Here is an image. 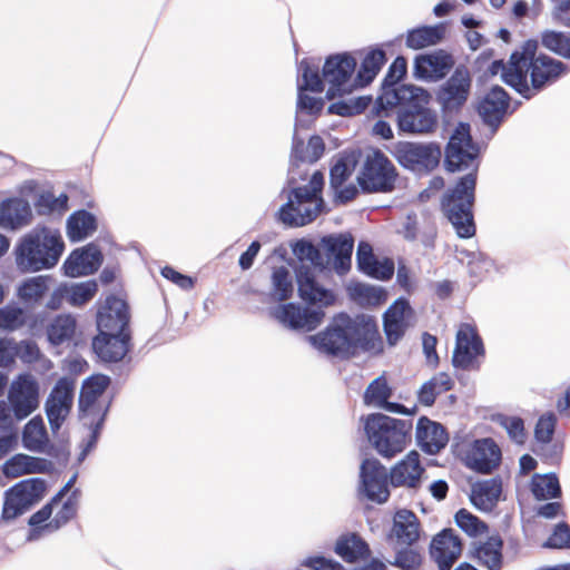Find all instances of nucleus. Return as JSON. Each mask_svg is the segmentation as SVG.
Segmentation results:
<instances>
[{
    "label": "nucleus",
    "instance_id": "774afa93",
    "mask_svg": "<svg viewBox=\"0 0 570 570\" xmlns=\"http://www.w3.org/2000/svg\"><path fill=\"white\" fill-rule=\"evenodd\" d=\"M302 566L309 570H344L340 562L323 556L308 557L302 562Z\"/></svg>",
    "mask_w": 570,
    "mask_h": 570
},
{
    "label": "nucleus",
    "instance_id": "4d7b16f0",
    "mask_svg": "<svg viewBox=\"0 0 570 570\" xmlns=\"http://www.w3.org/2000/svg\"><path fill=\"white\" fill-rule=\"evenodd\" d=\"M48 281L43 276L27 279L19 288V296L28 303L40 301L48 292Z\"/></svg>",
    "mask_w": 570,
    "mask_h": 570
},
{
    "label": "nucleus",
    "instance_id": "dca6fc26",
    "mask_svg": "<svg viewBox=\"0 0 570 570\" xmlns=\"http://www.w3.org/2000/svg\"><path fill=\"white\" fill-rule=\"evenodd\" d=\"M429 97L424 100L415 99L406 107L397 110V126L401 131L409 134H429L434 131L438 126L435 112L425 107L429 104Z\"/></svg>",
    "mask_w": 570,
    "mask_h": 570
},
{
    "label": "nucleus",
    "instance_id": "a878e982",
    "mask_svg": "<svg viewBox=\"0 0 570 570\" xmlns=\"http://www.w3.org/2000/svg\"><path fill=\"white\" fill-rule=\"evenodd\" d=\"M466 465L480 473H491L501 463V450L492 439L475 440L466 453Z\"/></svg>",
    "mask_w": 570,
    "mask_h": 570
},
{
    "label": "nucleus",
    "instance_id": "69168bd1",
    "mask_svg": "<svg viewBox=\"0 0 570 570\" xmlns=\"http://www.w3.org/2000/svg\"><path fill=\"white\" fill-rule=\"evenodd\" d=\"M352 169L344 159L337 160L330 171V184L334 190H338L351 177Z\"/></svg>",
    "mask_w": 570,
    "mask_h": 570
},
{
    "label": "nucleus",
    "instance_id": "6e6d98bb",
    "mask_svg": "<svg viewBox=\"0 0 570 570\" xmlns=\"http://www.w3.org/2000/svg\"><path fill=\"white\" fill-rule=\"evenodd\" d=\"M27 323V314L23 308L16 305H6L0 308V330L14 332Z\"/></svg>",
    "mask_w": 570,
    "mask_h": 570
},
{
    "label": "nucleus",
    "instance_id": "680f3d73",
    "mask_svg": "<svg viewBox=\"0 0 570 570\" xmlns=\"http://www.w3.org/2000/svg\"><path fill=\"white\" fill-rule=\"evenodd\" d=\"M557 425V416L552 412L541 415L535 424L534 436L538 442L548 444L551 442Z\"/></svg>",
    "mask_w": 570,
    "mask_h": 570
},
{
    "label": "nucleus",
    "instance_id": "1a4fd4ad",
    "mask_svg": "<svg viewBox=\"0 0 570 570\" xmlns=\"http://www.w3.org/2000/svg\"><path fill=\"white\" fill-rule=\"evenodd\" d=\"M479 149L473 144L470 135V125L460 122L445 148L444 165L448 171H461L472 167V171L478 173V157Z\"/></svg>",
    "mask_w": 570,
    "mask_h": 570
},
{
    "label": "nucleus",
    "instance_id": "13d9d810",
    "mask_svg": "<svg viewBox=\"0 0 570 570\" xmlns=\"http://www.w3.org/2000/svg\"><path fill=\"white\" fill-rule=\"evenodd\" d=\"M391 396L392 389L389 386V383L383 375L372 381L364 393V400L366 403H374L379 406L386 403V400Z\"/></svg>",
    "mask_w": 570,
    "mask_h": 570
},
{
    "label": "nucleus",
    "instance_id": "5701e85b",
    "mask_svg": "<svg viewBox=\"0 0 570 570\" xmlns=\"http://www.w3.org/2000/svg\"><path fill=\"white\" fill-rule=\"evenodd\" d=\"M274 317L292 330L311 332L323 322L325 313L307 307L303 308L293 303H286L275 309Z\"/></svg>",
    "mask_w": 570,
    "mask_h": 570
},
{
    "label": "nucleus",
    "instance_id": "f257e3e1",
    "mask_svg": "<svg viewBox=\"0 0 570 570\" xmlns=\"http://www.w3.org/2000/svg\"><path fill=\"white\" fill-rule=\"evenodd\" d=\"M312 345L320 352L348 360L363 352L381 353L383 340L374 317L348 314L335 315L328 325L321 332L308 337Z\"/></svg>",
    "mask_w": 570,
    "mask_h": 570
},
{
    "label": "nucleus",
    "instance_id": "473e14b6",
    "mask_svg": "<svg viewBox=\"0 0 570 570\" xmlns=\"http://www.w3.org/2000/svg\"><path fill=\"white\" fill-rule=\"evenodd\" d=\"M510 97L505 90L499 86L493 87L480 101L478 111L485 124H499L508 107Z\"/></svg>",
    "mask_w": 570,
    "mask_h": 570
},
{
    "label": "nucleus",
    "instance_id": "f3484780",
    "mask_svg": "<svg viewBox=\"0 0 570 570\" xmlns=\"http://www.w3.org/2000/svg\"><path fill=\"white\" fill-rule=\"evenodd\" d=\"M415 322V312L406 298H397L383 314V331L390 346L396 345Z\"/></svg>",
    "mask_w": 570,
    "mask_h": 570
},
{
    "label": "nucleus",
    "instance_id": "a19ab883",
    "mask_svg": "<svg viewBox=\"0 0 570 570\" xmlns=\"http://www.w3.org/2000/svg\"><path fill=\"white\" fill-rule=\"evenodd\" d=\"M453 386L454 382L448 373H438L421 386L417 393L419 402L431 406L440 394L451 391Z\"/></svg>",
    "mask_w": 570,
    "mask_h": 570
},
{
    "label": "nucleus",
    "instance_id": "c03bdc74",
    "mask_svg": "<svg viewBox=\"0 0 570 570\" xmlns=\"http://www.w3.org/2000/svg\"><path fill=\"white\" fill-rule=\"evenodd\" d=\"M22 442L24 448L35 452H45L49 438L43 420L40 416L31 419L23 429Z\"/></svg>",
    "mask_w": 570,
    "mask_h": 570
},
{
    "label": "nucleus",
    "instance_id": "7ed1b4c3",
    "mask_svg": "<svg viewBox=\"0 0 570 570\" xmlns=\"http://www.w3.org/2000/svg\"><path fill=\"white\" fill-rule=\"evenodd\" d=\"M476 174L469 173L449 189L441 202V209L460 238H471L476 233L473 216Z\"/></svg>",
    "mask_w": 570,
    "mask_h": 570
},
{
    "label": "nucleus",
    "instance_id": "49530a36",
    "mask_svg": "<svg viewBox=\"0 0 570 570\" xmlns=\"http://www.w3.org/2000/svg\"><path fill=\"white\" fill-rule=\"evenodd\" d=\"M79 491L75 490L67 500L62 503L60 509L56 512L55 517L43 524L40 530L55 532L71 521L78 511Z\"/></svg>",
    "mask_w": 570,
    "mask_h": 570
},
{
    "label": "nucleus",
    "instance_id": "6e6552de",
    "mask_svg": "<svg viewBox=\"0 0 570 570\" xmlns=\"http://www.w3.org/2000/svg\"><path fill=\"white\" fill-rule=\"evenodd\" d=\"M47 483L39 478L18 482L4 492L1 520L11 521L27 512L46 494Z\"/></svg>",
    "mask_w": 570,
    "mask_h": 570
},
{
    "label": "nucleus",
    "instance_id": "393cba45",
    "mask_svg": "<svg viewBox=\"0 0 570 570\" xmlns=\"http://www.w3.org/2000/svg\"><path fill=\"white\" fill-rule=\"evenodd\" d=\"M503 539L499 533L476 539L471 542L470 558L487 570H501L503 568Z\"/></svg>",
    "mask_w": 570,
    "mask_h": 570
},
{
    "label": "nucleus",
    "instance_id": "0e129e2a",
    "mask_svg": "<svg viewBox=\"0 0 570 570\" xmlns=\"http://www.w3.org/2000/svg\"><path fill=\"white\" fill-rule=\"evenodd\" d=\"M543 547L553 549L570 548V527L566 522L559 523Z\"/></svg>",
    "mask_w": 570,
    "mask_h": 570
},
{
    "label": "nucleus",
    "instance_id": "0eeeda50",
    "mask_svg": "<svg viewBox=\"0 0 570 570\" xmlns=\"http://www.w3.org/2000/svg\"><path fill=\"white\" fill-rule=\"evenodd\" d=\"M399 171L392 160L380 149L368 153L357 176L364 193H392L396 188Z\"/></svg>",
    "mask_w": 570,
    "mask_h": 570
},
{
    "label": "nucleus",
    "instance_id": "9b49d317",
    "mask_svg": "<svg viewBox=\"0 0 570 570\" xmlns=\"http://www.w3.org/2000/svg\"><path fill=\"white\" fill-rule=\"evenodd\" d=\"M393 156L405 169L431 171L440 163L441 148L435 144L399 141L394 146Z\"/></svg>",
    "mask_w": 570,
    "mask_h": 570
},
{
    "label": "nucleus",
    "instance_id": "20e7f679",
    "mask_svg": "<svg viewBox=\"0 0 570 570\" xmlns=\"http://www.w3.org/2000/svg\"><path fill=\"white\" fill-rule=\"evenodd\" d=\"M65 248L61 236L49 228L35 229L26 235L17 247V264L27 271L53 267Z\"/></svg>",
    "mask_w": 570,
    "mask_h": 570
},
{
    "label": "nucleus",
    "instance_id": "2eb2a0df",
    "mask_svg": "<svg viewBox=\"0 0 570 570\" xmlns=\"http://www.w3.org/2000/svg\"><path fill=\"white\" fill-rule=\"evenodd\" d=\"M8 401L17 420L29 416L39 406V384L30 374L19 375L10 385Z\"/></svg>",
    "mask_w": 570,
    "mask_h": 570
},
{
    "label": "nucleus",
    "instance_id": "a211bd4d",
    "mask_svg": "<svg viewBox=\"0 0 570 570\" xmlns=\"http://www.w3.org/2000/svg\"><path fill=\"white\" fill-rule=\"evenodd\" d=\"M361 485L366 498L376 503H384L390 498V472L377 459H365L361 464Z\"/></svg>",
    "mask_w": 570,
    "mask_h": 570
},
{
    "label": "nucleus",
    "instance_id": "2f4dec72",
    "mask_svg": "<svg viewBox=\"0 0 570 570\" xmlns=\"http://www.w3.org/2000/svg\"><path fill=\"white\" fill-rule=\"evenodd\" d=\"M326 255L332 261L335 271L340 274L351 268L354 239L351 235L328 236L323 239Z\"/></svg>",
    "mask_w": 570,
    "mask_h": 570
},
{
    "label": "nucleus",
    "instance_id": "e433bc0d",
    "mask_svg": "<svg viewBox=\"0 0 570 570\" xmlns=\"http://www.w3.org/2000/svg\"><path fill=\"white\" fill-rule=\"evenodd\" d=\"M501 492L502 484L500 480L482 481L472 488L471 502L480 510L491 511L499 501Z\"/></svg>",
    "mask_w": 570,
    "mask_h": 570
},
{
    "label": "nucleus",
    "instance_id": "bf43d9fd",
    "mask_svg": "<svg viewBox=\"0 0 570 570\" xmlns=\"http://www.w3.org/2000/svg\"><path fill=\"white\" fill-rule=\"evenodd\" d=\"M352 295L360 302L373 306L381 305L386 299V292L384 289L365 284H356L352 288Z\"/></svg>",
    "mask_w": 570,
    "mask_h": 570
},
{
    "label": "nucleus",
    "instance_id": "412c9836",
    "mask_svg": "<svg viewBox=\"0 0 570 570\" xmlns=\"http://www.w3.org/2000/svg\"><path fill=\"white\" fill-rule=\"evenodd\" d=\"M296 282L298 295L307 304L325 307L334 304V293L317 281L315 271L309 265L301 264L296 268Z\"/></svg>",
    "mask_w": 570,
    "mask_h": 570
},
{
    "label": "nucleus",
    "instance_id": "4be33fe9",
    "mask_svg": "<svg viewBox=\"0 0 570 570\" xmlns=\"http://www.w3.org/2000/svg\"><path fill=\"white\" fill-rule=\"evenodd\" d=\"M425 468L422 465L420 454L410 451L401 461L390 470V483L393 488L416 490L421 487Z\"/></svg>",
    "mask_w": 570,
    "mask_h": 570
},
{
    "label": "nucleus",
    "instance_id": "f704fd0d",
    "mask_svg": "<svg viewBox=\"0 0 570 570\" xmlns=\"http://www.w3.org/2000/svg\"><path fill=\"white\" fill-rule=\"evenodd\" d=\"M32 213L30 205L22 198H9L0 204V226L17 229L28 225Z\"/></svg>",
    "mask_w": 570,
    "mask_h": 570
},
{
    "label": "nucleus",
    "instance_id": "39448f33",
    "mask_svg": "<svg viewBox=\"0 0 570 570\" xmlns=\"http://www.w3.org/2000/svg\"><path fill=\"white\" fill-rule=\"evenodd\" d=\"M412 426L410 420L374 413L367 416L364 429L377 453L385 459H392L403 452L411 441Z\"/></svg>",
    "mask_w": 570,
    "mask_h": 570
},
{
    "label": "nucleus",
    "instance_id": "338daca9",
    "mask_svg": "<svg viewBox=\"0 0 570 570\" xmlns=\"http://www.w3.org/2000/svg\"><path fill=\"white\" fill-rule=\"evenodd\" d=\"M17 357L23 363L31 364L40 358V350L36 342L26 340L16 342Z\"/></svg>",
    "mask_w": 570,
    "mask_h": 570
},
{
    "label": "nucleus",
    "instance_id": "e2e57ef3",
    "mask_svg": "<svg viewBox=\"0 0 570 570\" xmlns=\"http://www.w3.org/2000/svg\"><path fill=\"white\" fill-rule=\"evenodd\" d=\"M392 564L402 570H419L422 566V556L416 550L403 549L396 553Z\"/></svg>",
    "mask_w": 570,
    "mask_h": 570
},
{
    "label": "nucleus",
    "instance_id": "052dcab7",
    "mask_svg": "<svg viewBox=\"0 0 570 570\" xmlns=\"http://www.w3.org/2000/svg\"><path fill=\"white\" fill-rule=\"evenodd\" d=\"M293 252L297 256V258L303 261H308L313 267H322L323 259L320 249L307 240H298L293 246ZM304 264V263H301Z\"/></svg>",
    "mask_w": 570,
    "mask_h": 570
},
{
    "label": "nucleus",
    "instance_id": "bb28decb",
    "mask_svg": "<svg viewBox=\"0 0 570 570\" xmlns=\"http://www.w3.org/2000/svg\"><path fill=\"white\" fill-rule=\"evenodd\" d=\"M454 66L451 55L443 51L420 55L414 61V76L425 81H439L443 79Z\"/></svg>",
    "mask_w": 570,
    "mask_h": 570
},
{
    "label": "nucleus",
    "instance_id": "c85d7f7f",
    "mask_svg": "<svg viewBox=\"0 0 570 570\" xmlns=\"http://www.w3.org/2000/svg\"><path fill=\"white\" fill-rule=\"evenodd\" d=\"M102 263L101 252L92 245L75 249L63 263L65 274L70 277L87 276L98 271Z\"/></svg>",
    "mask_w": 570,
    "mask_h": 570
},
{
    "label": "nucleus",
    "instance_id": "79ce46f5",
    "mask_svg": "<svg viewBox=\"0 0 570 570\" xmlns=\"http://www.w3.org/2000/svg\"><path fill=\"white\" fill-rule=\"evenodd\" d=\"M294 284L287 267H274L271 275L269 298L273 302H286L292 298Z\"/></svg>",
    "mask_w": 570,
    "mask_h": 570
},
{
    "label": "nucleus",
    "instance_id": "09e8293b",
    "mask_svg": "<svg viewBox=\"0 0 570 570\" xmlns=\"http://www.w3.org/2000/svg\"><path fill=\"white\" fill-rule=\"evenodd\" d=\"M531 491L535 499L547 500L558 498L561 494V488L556 474H535L531 481Z\"/></svg>",
    "mask_w": 570,
    "mask_h": 570
},
{
    "label": "nucleus",
    "instance_id": "cd10ccee",
    "mask_svg": "<svg viewBox=\"0 0 570 570\" xmlns=\"http://www.w3.org/2000/svg\"><path fill=\"white\" fill-rule=\"evenodd\" d=\"M130 334L99 333L92 340V348L98 357L107 363L121 361L129 352Z\"/></svg>",
    "mask_w": 570,
    "mask_h": 570
},
{
    "label": "nucleus",
    "instance_id": "8fccbe9b",
    "mask_svg": "<svg viewBox=\"0 0 570 570\" xmlns=\"http://www.w3.org/2000/svg\"><path fill=\"white\" fill-rule=\"evenodd\" d=\"M301 80L298 90H309L321 94L324 91V81L320 75L318 65L312 63L308 59H303L299 63Z\"/></svg>",
    "mask_w": 570,
    "mask_h": 570
},
{
    "label": "nucleus",
    "instance_id": "5fc2aeb1",
    "mask_svg": "<svg viewBox=\"0 0 570 570\" xmlns=\"http://www.w3.org/2000/svg\"><path fill=\"white\" fill-rule=\"evenodd\" d=\"M35 208L39 215L65 213L68 209V196L60 194L56 197L51 191H43L35 202Z\"/></svg>",
    "mask_w": 570,
    "mask_h": 570
},
{
    "label": "nucleus",
    "instance_id": "f03ea898",
    "mask_svg": "<svg viewBox=\"0 0 570 570\" xmlns=\"http://www.w3.org/2000/svg\"><path fill=\"white\" fill-rule=\"evenodd\" d=\"M539 42L524 41L510 56L504 82L525 99H531L567 75L569 67L546 53H538Z\"/></svg>",
    "mask_w": 570,
    "mask_h": 570
},
{
    "label": "nucleus",
    "instance_id": "de8ad7c7",
    "mask_svg": "<svg viewBox=\"0 0 570 570\" xmlns=\"http://www.w3.org/2000/svg\"><path fill=\"white\" fill-rule=\"evenodd\" d=\"M73 480H70L47 504H45L40 510L35 512L29 519V525L32 527V535L39 537L42 533H49L48 531H42L40 528L49 522L52 514L53 505L60 503L61 499L68 493L71 488Z\"/></svg>",
    "mask_w": 570,
    "mask_h": 570
},
{
    "label": "nucleus",
    "instance_id": "c756f323",
    "mask_svg": "<svg viewBox=\"0 0 570 570\" xmlns=\"http://www.w3.org/2000/svg\"><path fill=\"white\" fill-rule=\"evenodd\" d=\"M429 97V92L422 88L407 85L384 86L382 94L377 98V105L381 109L387 110L397 108L399 110L406 107L411 101L419 98L424 100Z\"/></svg>",
    "mask_w": 570,
    "mask_h": 570
},
{
    "label": "nucleus",
    "instance_id": "4c0bfd02",
    "mask_svg": "<svg viewBox=\"0 0 570 570\" xmlns=\"http://www.w3.org/2000/svg\"><path fill=\"white\" fill-rule=\"evenodd\" d=\"M444 35L445 27L442 23L417 27L407 31L405 45L407 48L420 50L438 45L444 38Z\"/></svg>",
    "mask_w": 570,
    "mask_h": 570
},
{
    "label": "nucleus",
    "instance_id": "ddd939ff",
    "mask_svg": "<svg viewBox=\"0 0 570 570\" xmlns=\"http://www.w3.org/2000/svg\"><path fill=\"white\" fill-rule=\"evenodd\" d=\"M485 353L481 336L475 326L461 323L456 332L455 347L452 355L454 367L472 370L478 367V357Z\"/></svg>",
    "mask_w": 570,
    "mask_h": 570
},
{
    "label": "nucleus",
    "instance_id": "603ef678",
    "mask_svg": "<svg viewBox=\"0 0 570 570\" xmlns=\"http://www.w3.org/2000/svg\"><path fill=\"white\" fill-rule=\"evenodd\" d=\"M541 43L557 56L570 59V33L546 30L541 33Z\"/></svg>",
    "mask_w": 570,
    "mask_h": 570
},
{
    "label": "nucleus",
    "instance_id": "6ab92c4d",
    "mask_svg": "<svg viewBox=\"0 0 570 570\" xmlns=\"http://www.w3.org/2000/svg\"><path fill=\"white\" fill-rule=\"evenodd\" d=\"M75 392V382L67 377L58 380L46 402V412L52 430H58L69 414Z\"/></svg>",
    "mask_w": 570,
    "mask_h": 570
},
{
    "label": "nucleus",
    "instance_id": "aec40b11",
    "mask_svg": "<svg viewBox=\"0 0 570 570\" xmlns=\"http://www.w3.org/2000/svg\"><path fill=\"white\" fill-rule=\"evenodd\" d=\"M129 320L128 304L114 295L108 296L97 315L99 333L130 334Z\"/></svg>",
    "mask_w": 570,
    "mask_h": 570
},
{
    "label": "nucleus",
    "instance_id": "58836bf2",
    "mask_svg": "<svg viewBox=\"0 0 570 570\" xmlns=\"http://www.w3.org/2000/svg\"><path fill=\"white\" fill-rule=\"evenodd\" d=\"M97 230V219L88 210L80 209L72 213L67 220V234L70 240L79 242Z\"/></svg>",
    "mask_w": 570,
    "mask_h": 570
},
{
    "label": "nucleus",
    "instance_id": "72a5a7b5",
    "mask_svg": "<svg viewBox=\"0 0 570 570\" xmlns=\"http://www.w3.org/2000/svg\"><path fill=\"white\" fill-rule=\"evenodd\" d=\"M420 529L419 518L413 511L402 509L395 513L392 535L400 546H413L420 539Z\"/></svg>",
    "mask_w": 570,
    "mask_h": 570
},
{
    "label": "nucleus",
    "instance_id": "b1692460",
    "mask_svg": "<svg viewBox=\"0 0 570 570\" xmlns=\"http://www.w3.org/2000/svg\"><path fill=\"white\" fill-rule=\"evenodd\" d=\"M462 553L461 539L452 529H444L432 539L430 556L439 570H451Z\"/></svg>",
    "mask_w": 570,
    "mask_h": 570
},
{
    "label": "nucleus",
    "instance_id": "864d4df0",
    "mask_svg": "<svg viewBox=\"0 0 570 570\" xmlns=\"http://www.w3.org/2000/svg\"><path fill=\"white\" fill-rule=\"evenodd\" d=\"M455 522L464 533L474 539L489 532L488 524L466 509H460L455 513Z\"/></svg>",
    "mask_w": 570,
    "mask_h": 570
},
{
    "label": "nucleus",
    "instance_id": "37998d69",
    "mask_svg": "<svg viewBox=\"0 0 570 570\" xmlns=\"http://www.w3.org/2000/svg\"><path fill=\"white\" fill-rule=\"evenodd\" d=\"M386 61L385 52L382 49H372L361 62L355 77V86L365 87L371 83Z\"/></svg>",
    "mask_w": 570,
    "mask_h": 570
},
{
    "label": "nucleus",
    "instance_id": "4468645a",
    "mask_svg": "<svg viewBox=\"0 0 570 570\" xmlns=\"http://www.w3.org/2000/svg\"><path fill=\"white\" fill-rule=\"evenodd\" d=\"M110 383L111 380L108 375L92 374L83 381L80 390L79 412L82 416H90L92 420L97 417V428L102 423L108 411V405H105L100 400Z\"/></svg>",
    "mask_w": 570,
    "mask_h": 570
},
{
    "label": "nucleus",
    "instance_id": "7c9ffc66",
    "mask_svg": "<svg viewBox=\"0 0 570 570\" xmlns=\"http://www.w3.org/2000/svg\"><path fill=\"white\" fill-rule=\"evenodd\" d=\"M416 441L422 451L436 454L448 444L449 435L442 424L422 416L416 424Z\"/></svg>",
    "mask_w": 570,
    "mask_h": 570
},
{
    "label": "nucleus",
    "instance_id": "ea45409f",
    "mask_svg": "<svg viewBox=\"0 0 570 570\" xmlns=\"http://www.w3.org/2000/svg\"><path fill=\"white\" fill-rule=\"evenodd\" d=\"M46 465L47 462L43 459L16 454L4 463L3 473L8 478H18L23 474L45 472Z\"/></svg>",
    "mask_w": 570,
    "mask_h": 570
},
{
    "label": "nucleus",
    "instance_id": "423d86ee",
    "mask_svg": "<svg viewBox=\"0 0 570 570\" xmlns=\"http://www.w3.org/2000/svg\"><path fill=\"white\" fill-rule=\"evenodd\" d=\"M323 186L324 175L321 171H315L307 186L293 188L288 202L278 212L279 220L291 227L312 223L323 206L321 197Z\"/></svg>",
    "mask_w": 570,
    "mask_h": 570
},
{
    "label": "nucleus",
    "instance_id": "c9c22d12",
    "mask_svg": "<svg viewBox=\"0 0 570 570\" xmlns=\"http://www.w3.org/2000/svg\"><path fill=\"white\" fill-rule=\"evenodd\" d=\"M334 551L347 563L364 560L371 553L368 544L356 533L340 537Z\"/></svg>",
    "mask_w": 570,
    "mask_h": 570
},
{
    "label": "nucleus",
    "instance_id": "9d476101",
    "mask_svg": "<svg viewBox=\"0 0 570 570\" xmlns=\"http://www.w3.org/2000/svg\"><path fill=\"white\" fill-rule=\"evenodd\" d=\"M356 59L350 52L331 55L326 58L322 73L330 83L326 92L328 99L350 92L355 86L351 83L356 69Z\"/></svg>",
    "mask_w": 570,
    "mask_h": 570
},
{
    "label": "nucleus",
    "instance_id": "a18cd8bd",
    "mask_svg": "<svg viewBox=\"0 0 570 570\" xmlns=\"http://www.w3.org/2000/svg\"><path fill=\"white\" fill-rule=\"evenodd\" d=\"M77 322L70 314L56 316L47 328V335L50 343L60 345L71 340L76 333Z\"/></svg>",
    "mask_w": 570,
    "mask_h": 570
},
{
    "label": "nucleus",
    "instance_id": "3c124183",
    "mask_svg": "<svg viewBox=\"0 0 570 570\" xmlns=\"http://www.w3.org/2000/svg\"><path fill=\"white\" fill-rule=\"evenodd\" d=\"M98 285L95 281L82 283L66 284L65 293H67V302L71 306L80 307L90 302L97 294Z\"/></svg>",
    "mask_w": 570,
    "mask_h": 570
},
{
    "label": "nucleus",
    "instance_id": "f8f14e48",
    "mask_svg": "<svg viewBox=\"0 0 570 570\" xmlns=\"http://www.w3.org/2000/svg\"><path fill=\"white\" fill-rule=\"evenodd\" d=\"M472 86L466 66H458L451 77L438 89L435 98L444 114L459 112L469 99Z\"/></svg>",
    "mask_w": 570,
    "mask_h": 570
}]
</instances>
